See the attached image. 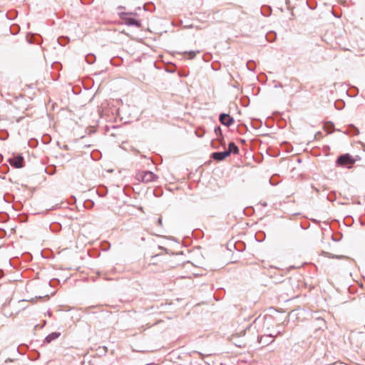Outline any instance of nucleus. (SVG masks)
Here are the masks:
<instances>
[{"mask_svg":"<svg viewBox=\"0 0 365 365\" xmlns=\"http://www.w3.org/2000/svg\"><path fill=\"white\" fill-rule=\"evenodd\" d=\"M359 160H360V158L358 155L354 158L350 154L346 153L339 155L336 159V163L339 166L351 168H352L353 165Z\"/></svg>","mask_w":365,"mask_h":365,"instance_id":"1","label":"nucleus"},{"mask_svg":"<svg viewBox=\"0 0 365 365\" xmlns=\"http://www.w3.org/2000/svg\"><path fill=\"white\" fill-rule=\"evenodd\" d=\"M135 178L139 182L148 183L157 179V176L150 171H139L135 175Z\"/></svg>","mask_w":365,"mask_h":365,"instance_id":"2","label":"nucleus"},{"mask_svg":"<svg viewBox=\"0 0 365 365\" xmlns=\"http://www.w3.org/2000/svg\"><path fill=\"white\" fill-rule=\"evenodd\" d=\"M120 17L124 24L128 26H135L136 28H140L141 26L140 21L130 17V14L128 13H121L120 14Z\"/></svg>","mask_w":365,"mask_h":365,"instance_id":"3","label":"nucleus"},{"mask_svg":"<svg viewBox=\"0 0 365 365\" xmlns=\"http://www.w3.org/2000/svg\"><path fill=\"white\" fill-rule=\"evenodd\" d=\"M9 163L11 166L16 168H21L24 167V158L21 155L14 156L9 159Z\"/></svg>","mask_w":365,"mask_h":365,"instance_id":"4","label":"nucleus"},{"mask_svg":"<svg viewBox=\"0 0 365 365\" xmlns=\"http://www.w3.org/2000/svg\"><path fill=\"white\" fill-rule=\"evenodd\" d=\"M220 122L227 127L234 123V119L230 115L226 113H221L219 117Z\"/></svg>","mask_w":365,"mask_h":365,"instance_id":"5","label":"nucleus"},{"mask_svg":"<svg viewBox=\"0 0 365 365\" xmlns=\"http://www.w3.org/2000/svg\"><path fill=\"white\" fill-rule=\"evenodd\" d=\"M229 156V153L226 150L223 152H215L211 154V158L217 161H222Z\"/></svg>","mask_w":365,"mask_h":365,"instance_id":"6","label":"nucleus"},{"mask_svg":"<svg viewBox=\"0 0 365 365\" xmlns=\"http://www.w3.org/2000/svg\"><path fill=\"white\" fill-rule=\"evenodd\" d=\"M229 153V156L231 153L237 154L239 153L238 147L233 142H230L228 144V149L226 150Z\"/></svg>","mask_w":365,"mask_h":365,"instance_id":"7","label":"nucleus"},{"mask_svg":"<svg viewBox=\"0 0 365 365\" xmlns=\"http://www.w3.org/2000/svg\"><path fill=\"white\" fill-rule=\"evenodd\" d=\"M60 334H60L59 332H53V333H51V334H48V335L46 337V339H45V341H46V343H50V342H51L52 341H53V340L56 339L57 338H58V337H59V336H60Z\"/></svg>","mask_w":365,"mask_h":365,"instance_id":"8","label":"nucleus"},{"mask_svg":"<svg viewBox=\"0 0 365 365\" xmlns=\"http://www.w3.org/2000/svg\"><path fill=\"white\" fill-rule=\"evenodd\" d=\"M276 337V336H274L272 334L263 336L260 337L259 342H262L263 339H265L264 343H266L267 344H269L274 341V338Z\"/></svg>","mask_w":365,"mask_h":365,"instance_id":"9","label":"nucleus"},{"mask_svg":"<svg viewBox=\"0 0 365 365\" xmlns=\"http://www.w3.org/2000/svg\"><path fill=\"white\" fill-rule=\"evenodd\" d=\"M349 132L353 135H356L359 133V130L357 128H356L355 126H354L353 125H351L349 126Z\"/></svg>","mask_w":365,"mask_h":365,"instance_id":"10","label":"nucleus"},{"mask_svg":"<svg viewBox=\"0 0 365 365\" xmlns=\"http://www.w3.org/2000/svg\"><path fill=\"white\" fill-rule=\"evenodd\" d=\"M96 60V57L94 55L90 53V54H88L86 56V61L89 64H91L93 63Z\"/></svg>","mask_w":365,"mask_h":365,"instance_id":"11","label":"nucleus"},{"mask_svg":"<svg viewBox=\"0 0 365 365\" xmlns=\"http://www.w3.org/2000/svg\"><path fill=\"white\" fill-rule=\"evenodd\" d=\"M185 53L188 56L189 59H192L196 56V52L195 51L185 52Z\"/></svg>","mask_w":365,"mask_h":365,"instance_id":"12","label":"nucleus"},{"mask_svg":"<svg viewBox=\"0 0 365 365\" xmlns=\"http://www.w3.org/2000/svg\"><path fill=\"white\" fill-rule=\"evenodd\" d=\"M215 133L218 137L222 136V130L220 126L215 128Z\"/></svg>","mask_w":365,"mask_h":365,"instance_id":"13","label":"nucleus"},{"mask_svg":"<svg viewBox=\"0 0 365 365\" xmlns=\"http://www.w3.org/2000/svg\"><path fill=\"white\" fill-rule=\"evenodd\" d=\"M252 64H253V63H252V62H248L247 63V66L248 69L250 70V71H253L254 70V68L252 67Z\"/></svg>","mask_w":365,"mask_h":365,"instance_id":"14","label":"nucleus"},{"mask_svg":"<svg viewBox=\"0 0 365 365\" xmlns=\"http://www.w3.org/2000/svg\"><path fill=\"white\" fill-rule=\"evenodd\" d=\"M157 224H158V225H159V226H161V225H162V224H163V223H162V218H161V217H159V218L158 219V220H157Z\"/></svg>","mask_w":365,"mask_h":365,"instance_id":"15","label":"nucleus"},{"mask_svg":"<svg viewBox=\"0 0 365 365\" xmlns=\"http://www.w3.org/2000/svg\"><path fill=\"white\" fill-rule=\"evenodd\" d=\"M194 353H195V354H197V355H199V356H200V358H202H202L204 357V356H205L204 354H202V353H200V352H199V351H194Z\"/></svg>","mask_w":365,"mask_h":365,"instance_id":"16","label":"nucleus"},{"mask_svg":"<svg viewBox=\"0 0 365 365\" xmlns=\"http://www.w3.org/2000/svg\"><path fill=\"white\" fill-rule=\"evenodd\" d=\"M328 257H332V258H334V257H336V258H341V257H344L343 256H336V257H334V256H333V255H331L330 254H329Z\"/></svg>","mask_w":365,"mask_h":365,"instance_id":"17","label":"nucleus"},{"mask_svg":"<svg viewBox=\"0 0 365 365\" xmlns=\"http://www.w3.org/2000/svg\"><path fill=\"white\" fill-rule=\"evenodd\" d=\"M364 328H365V325H364Z\"/></svg>","mask_w":365,"mask_h":365,"instance_id":"18","label":"nucleus"}]
</instances>
